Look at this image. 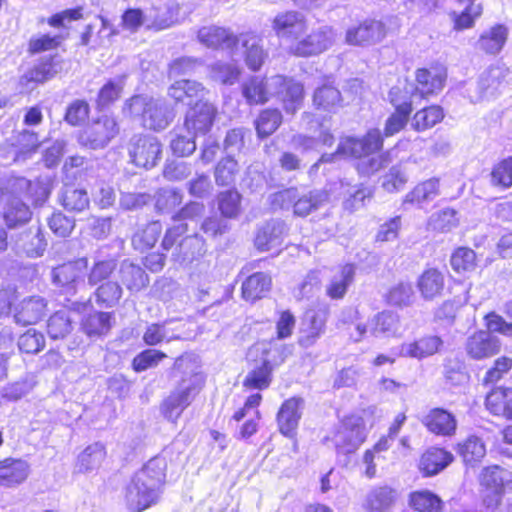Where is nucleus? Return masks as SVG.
I'll use <instances>...</instances> for the list:
<instances>
[{
    "instance_id": "obj_56",
    "label": "nucleus",
    "mask_w": 512,
    "mask_h": 512,
    "mask_svg": "<svg viewBox=\"0 0 512 512\" xmlns=\"http://www.w3.org/2000/svg\"><path fill=\"white\" fill-rule=\"evenodd\" d=\"M162 232V225L159 221H153L144 228L139 229L132 237V244L135 249L144 251L154 246Z\"/></svg>"
},
{
    "instance_id": "obj_55",
    "label": "nucleus",
    "mask_w": 512,
    "mask_h": 512,
    "mask_svg": "<svg viewBox=\"0 0 512 512\" xmlns=\"http://www.w3.org/2000/svg\"><path fill=\"white\" fill-rule=\"evenodd\" d=\"M170 324V321H165L163 323H153L150 324L146 331L143 334V341L148 346H155L163 341L170 342L172 340L180 339L181 335L175 333L177 329H172L171 331L167 328Z\"/></svg>"
},
{
    "instance_id": "obj_46",
    "label": "nucleus",
    "mask_w": 512,
    "mask_h": 512,
    "mask_svg": "<svg viewBox=\"0 0 512 512\" xmlns=\"http://www.w3.org/2000/svg\"><path fill=\"white\" fill-rule=\"evenodd\" d=\"M175 369L182 375V381L199 384L204 381L201 361L195 354H184L176 359Z\"/></svg>"
},
{
    "instance_id": "obj_27",
    "label": "nucleus",
    "mask_w": 512,
    "mask_h": 512,
    "mask_svg": "<svg viewBox=\"0 0 512 512\" xmlns=\"http://www.w3.org/2000/svg\"><path fill=\"white\" fill-rule=\"evenodd\" d=\"M287 235L286 224L278 219H273L259 227L255 246L258 250L269 251L282 245L284 237Z\"/></svg>"
},
{
    "instance_id": "obj_32",
    "label": "nucleus",
    "mask_w": 512,
    "mask_h": 512,
    "mask_svg": "<svg viewBox=\"0 0 512 512\" xmlns=\"http://www.w3.org/2000/svg\"><path fill=\"white\" fill-rule=\"evenodd\" d=\"M60 70L61 62L56 56L42 57L32 69L21 77L20 82L25 85L44 83L55 77Z\"/></svg>"
},
{
    "instance_id": "obj_58",
    "label": "nucleus",
    "mask_w": 512,
    "mask_h": 512,
    "mask_svg": "<svg viewBox=\"0 0 512 512\" xmlns=\"http://www.w3.org/2000/svg\"><path fill=\"white\" fill-rule=\"evenodd\" d=\"M31 189V181L24 177L12 176L7 179L5 185L0 188L2 201L27 198V191Z\"/></svg>"
},
{
    "instance_id": "obj_1",
    "label": "nucleus",
    "mask_w": 512,
    "mask_h": 512,
    "mask_svg": "<svg viewBox=\"0 0 512 512\" xmlns=\"http://www.w3.org/2000/svg\"><path fill=\"white\" fill-rule=\"evenodd\" d=\"M242 95L249 105L264 104L277 96L284 110L294 114L302 105L304 89L301 83L281 75L269 79L251 76L242 84Z\"/></svg>"
},
{
    "instance_id": "obj_24",
    "label": "nucleus",
    "mask_w": 512,
    "mask_h": 512,
    "mask_svg": "<svg viewBox=\"0 0 512 512\" xmlns=\"http://www.w3.org/2000/svg\"><path fill=\"white\" fill-rule=\"evenodd\" d=\"M440 194V181L436 177H432L418 183L411 191H409L402 201V208L408 210L412 207L423 208V206L433 201Z\"/></svg>"
},
{
    "instance_id": "obj_10",
    "label": "nucleus",
    "mask_w": 512,
    "mask_h": 512,
    "mask_svg": "<svg viewBox=\"0 0 512 512\" xmlns=\"http://www.w3.org/2000/svg\"><path fill=\"white\" fill-rule=\"evenodd\" d=\"M116 120L103 115L90 123L79 135V143L90 149H102L118 134Z\"/></svg>"
},
{
    "instance_id": "obj_42",
    "label": "nucleus",
    "mask_w": 512,
    "mask_h": 512,
    "mask_svg": "<svg viewBox=\"0 0 512 512\" xmlns=\"http://www.w3.org/2000/svg\"><path fill=\"white\" fill-rule=\"evenodd\" d=\"M507 38L508 29L498 24L481 34L477 48L486 54L496 55L503 49Z\"/></svg>"
},
{
    "instance_id": "obj_61",
    "label": "nucleus",
    "mask_w": 512,
    "mask_h": 512,
    "mask_svg": "<svg viewBox=\"0 0 512 512\" xmlns=\"http://www.w3.org/2000/svg\"><path fill=\"white\" fill-rule=\"evenodd\" d=\"M180 190L170 187L161 188L155 195V207L161 213H170L182 203Z\"/></svg>"
},
{
    "instance_id": "obj_35",
    "label": "nucleus",
    "mask_w": 512,
    "mask_h": 512,
    "mask_svg": "<svg viewBox=\"0 0 512 512\" xmlns=\"http://www.w3.org/2000/svg\"><path fill=\"white\" fill-rule=\"evenodd\" d=\"M396 489L389 485H382L372 488L365 500L367 512H386L397 501Z\"/></svg>"
},
{
    "instance_id": "obj_21",
    "label": "nucleus",
    "mask_w": 512,
    "mask_h": 512,
    "mask_svg": "<svg viewBox=\"0 0 512 512\" xmlns=\"http://www.w3.org/2000/svg\"><path fill=\"white\" fill-rule=\"evenodd\" d=\"M216 115L215 107L208 102L195 103L187 112L185 117V129L188 134H206Z\"/></svg>"
},
{
    "instance_id": "obj_48",
    "label": "nucleus",
    "mask_w": 512,
    "mask_h": 512,
    "mask_svg": "<svg viewBox=\"0 0 512 512\" xmlns=\"http://www.w3.org/2000/svg\"><path fill=\"white\" fill-rule=\"evenodd\" d=\"M418 288L425 299H433L444 288V275L435 268L427 269L418 279Z\"/></svg>"
},
{
    "instance_id": "obj_37",
    "label": "nucleus",
    "mask_w": 512,
    "mask_h": 512,
    "mask_svg": "<svg viewBox=\"0 0 512 512\" xmlns=\"http://www.w3.org/2000/svg\"><path fill=\"white\" fill-rule=\"evenodd\" d=\"M273 27L279 37L297 38L306 30V23L302 14L290 11L277 15Z\"/></svg>"
},
{
    "instance_id": "obj_63",
    "label": "nucleus",
    "mask_w": 512,
    "mask_h": 512,
    "mask_svg": "<svg viewBox=\"0 0 512 512\" xmlns=\"http://www.w3.org/2000/svg\"><path fill=\"white\" fill-rule=\"evenodd\" d=\"M218 207L224 217L236 218L241 212V195L235 189L220 193Z\"/></svg>"
},
{
    "instance_id": "obj_59",
    "label": "nucleus",
    "mask_w": 512,
    "mask_h": 512,
    "mask_svg": "<svg viewBox=\"0 0 512 512\" xmlns=\"http://www.w3.org/2000/svg\"><path fill=\"white\" fill-rule=\"evenodd\" d=\"M239 172L238 162L231 156L220 160L215 167V182L219 186H229L235 183Z\"/></svg>"
},
{
    "instance_id": "obj_51",
    "label": "nucleus",
    "mask_w": 512,
    "mask_h": 512,
    "mask_svg": "<svg viewBox=\"0 0 512 512\" xmlns=\"http://www.w3.org/2000/svg\"><path fill=\"white\" fill-rule=\"evenodd\" d=\"M282 123V114L278 109H264L255 119V129L259 138L272 135Z\"/></svg>"
},
{
    "instance_id": "obj_60",
    "label": "nucleus",
    "mask_w": 512,
    "mask_h": 512,
    "mask_svg": "<svg viewBox=\"0 0 512 512\" xmlns=\"http://www.w3.org/2000/svg\"><path fill=\"white\" fill-rule=\"evenodd\" d=\"M82 328L89 336L106 334L111 328V313L93 312L89 314L83 319Z\"/></svg>"
},
{
    "instance_id": "obj_47",
    "label": "nucleus",
    "mask_w": 512,
    "mask_h": 512,
    "mask_svg": "<svg viewBox=\"0 0 512 512\" xmlns=\"http://www.w3.org/2000/svg\"><path fill=\"white\" fill-rule=\"evenodd\" d=\"M119 273L122 283L132 292L140 291L148 284V276L145 271L129 261L121 263Z\"/></svg>"
},
{
    "instance_id": "obj_40",
    "label": "nucleus",
    "mask_w": 512,
    "mask_h": 512,
    "mask_svg": "<svg viewBox=\"0 0 512 512\" xmlns=\"http://www.w3.org/2000/svg\"><path fill=\"white\" fill-rule=\"evenodd\" d=\"M272 285L271 276L264 272H255L242 283V297L254 302L265 297Z\"/></svg>"
},
{
    "instance_id": "obj_18",
    "label": "nucleus",
    "mask_w": 512,
    "mask_h": 512,
    "mask_svg": "<svg viewBox=\"0 0 512 512\" xmlns=\"http://www.w3.org/2000/svg\"><path fill=\"white\" fill-rule=\"evenodd\" d=\"M125 503L132 512H143L158 504L161 495L131 478L125 487Z\"/></svg>"
},
{
    "instance_id": "obj_12",
    "label": "nucleus",
    "mask_w": 512,
    "mask_h": 512,
    "mask_svg": "<svg viewBox=\"0 0 512 512\" xmlns=\"http://www.w3.org/2000/svg\"><path fill=\"white\" fill-rule=\"evenodd\" d=\"M357 337L355 341H359L368 331L375 337H397L402 335L403 329L399 316L392 311H382L376 314L368 321V324H358L356 326Z\"/></svg>"
},
{
    "instance_id": "obj_7",
    "label": "nucleus",
    "mask_w": 512,
    "mask_h": 512,
    "mask_svg": "<svg viewBox=\"0 0 512 512\" xmlns=\"http://www.w3.org/2000/svg\"><path fill=\"white\" fill-rule=\"evenodd\" d=\"M381 145L380 130L368 131L363 139L346 137L342 139L335 153L323 154L318 162L312 165L310 172H315L321 163L333 162L339 157H359L363 153L371 152Z\"/></svg>"
},
{
    "instance_id": "obj_29",
    "label": "nucleus",
    "mask_w": 512,
    "mask_h": 512,
    "mask_svg": "<svg viewBox=\"0 0 512 512\" xmlns=\"http://www.w3.org/2000/svg\"><path fill=\"white\" fill-rule=\"evenodd\" d=\"M485 406L492 415L512 421V386H493L486 395Z\"/></svg>"
},
{
    "instance_id": "obj_5",
    "label": "nucleus",
    "mask_w": 512,
    "mask_h": 512,
    "mask_svg": "<svg viewBox=\"0 0 512 512\" xmlns=\"http://www.w3.org/2000/svg\"><path fill=\"white\" fill-rule=\"evenodd\" d=\"M364 418L356 413L342 417L333 432V441L338 454L354 453L366 441Z\"/></svg>"
},
{
    "instance_id": "obj_38",
    "label": "nucleus",
    "mask_w": 512,
    "mask_h": 512,
    "mask_svg": "<svg viewBox=\"0 0 512 512\" xmlns=\"http://www.w3.org/2000/svg\"><path fill=\"white\" fill-rule=\"evenodd\" d=\"M456 451L465 465L476 466L486 456V445L476 435H470L456 444Z\"/></svg>"
},
{
    "instance_id": "obj_44",
    "label": "nucleus",
    "mask_w": 512,
    "mask_h": 512,
    "mask_svg": "<svg viewBox=\"0 0 512 512\" xmlns=\"http://www.w3.org/2000/svg\"><path fill=\"white\" fill-rule=\"evenodd\" d=\"M17 246L28 256L38 257L45 251L47 242L41 228L34 225L20 235Z\"/></svg>"
},
{
    "instance_id": "obj_49",
    "label": "nucleus",
    "mask_w": 512,
    "mask_h": 512,
    "mask_svg": "<svg viewBox=\"0 0 512 512\" xmlns=\"http://www.w3.org/2000/svg\"><path fill=\"white\" fill-rule=\"evenodd\" d=\"M62 206L71 212H82L88 208L90 199L85 189L66 186L60 196Z\"/></svg>"
},
{
    "instance_id": "obj_19",
    "label": "nucleus",
    "mask_w": 512,
    "mask_h": 512,
    "mask_svg": "<svg viewBox=\"0 0 512 512\" xmlns=\"http://www.w3.org/2000/svg\"><path fill=\"white\" fill-rule=\"evenodd\" d=\"M47 301L39 295L29 296L13 306V317L17 324L32 325L46 314Z\"/></svg>"
},
{
    "instance_id": "obj_41",
    "label": "nucleus",
    "mask_w": 512,
    "mask_h": 512,
    "mask_svg": "<svg viewBox=\"0 0 512 512\" xmlns=\"http://www.w3.org/2000/svg\"><path fill=\"white\" fill-rule=\"evenodd\" d=\"M408 506L414 512H441L443 501L434 492L420 489L408 494Z\"/></svg>"
},
{
    "instance_id": "obj_15",
    "label": "nucleus",
    "mask_w": 512,
    "mask_h": 512,
    "mask_svg": "<svg viewBox=\"0 0 512 512\" xmlns=\"http://www.w3.org/2000/svg\"><path fill=\"white\" fill-rule=\"evenodd\" d=\"M454 461L451 451L441 446H430L420 455L418 470L423 477H432L439 474Z\"/></svg>"
},
{
    "instance_id": "obj_26",
    "label": "nucleus",
    "mask_w": 512,
    "mask_h": 512,
    "mask_svg": "<svg viewBox=\"0 0 512 512\" xmlns=\"http://www.w3.org/2000/svg\"><path fill=\"white\" fill-rule=\"evenodd\" d=\"M425 428L436 436L451 437L457 430L455 416L443 408L431 409L422 420Z\"/></svg>"
},
{
    "instance_id": "obj_23",
    "label": "nucleus",
    "mask_w": 512,
    "mask_h": 512,
    "mask_svg": "<svg viewBox=\"0 0 512 512\" xmlns=\"http://www.w3.org/2000/svg\"><path fill=\"white\" fill-rule=\"evenodd\" d=\"M446 78V69L443 67L417 69L415 72L417 85L414 86V89L417 91L419 99L440 92L444 87Z\"/></svg>"
},
{
    "instance_id": "obj_64",
    "label": "nucleus",
    "mask_w": 512,
    "mask_h": 512,
    "mask_svg": "<svg viewBox=\"0 0 512 512\" xmlns=\"http://www.w3.org/2000/svg\"><path fill=\"white\" fill-rule=\"evenodd\" d=\"M116 261L114 259L95 260L87 274L88 284L95 286L104 280H107L116 269Z\"/></svg>"
},
{
    "instance_id": "obj_62",
    "label": "nucleus",
    "mask_w": 512,
    "mask_h": 512,
    "mask_svg": "<svg viewBox=\"0 0 512 512\" xmlns=\"http://www.w3.org/2000/svg\"><path fill=\"white\" fill-rule=\"evenodd\" d=\"M189 405L188 390L170 395L164 400L161 411L165 418L175 421Z\"/></svg>"
},
{
    "instance_id": "obj_57",
    "label": "nucleus",
    "mask_w": 512,
    "mask_h": 512,
    "mask_svg": "<svg viewBox=\"0 0 512 512\" xmlns=\"http://www.w3.org/2000/svg\"><path fill=\"white\" fill-rule=\"evenodd\" d=\"M70 312L60 310L55 312L47 323V332L52 339H63L72 331Z\"/></svg>"
},
{
    "instance_id": "obj_34",
    "label": "nucleus",
    "mask_w": 512,
    "mask_h": 512,
    "mask_svg": "<svg viewBox=\"0 0 512 512\" xmlns=\"http://www.w3.org/2000/svg\"><path fill=\"white\" fill-rule=\"evenodd\" d=\"M152 18L151 15L144 14L140 9H128L122 15V25L125 29L136 32L142 25L149 29L162 30L168 28L173 22V17L169 19Z\"/></svg>"
},
{
    "instance_id": "obj_11",
    "label": "nucleus",
    "mask_w": 512,
    "mask_h": 512,
    "mask_svg": "<svg viewBox=\"0 0 512 512\" xmlns=\"http://www.w3.org/2000/svg\"><path fill=\"white\" fill-rule=\"evenodd\" d=\"M128 153L136 166L152 168L160 159L161 144L152 135H134L129 141Z\"/></svg>"
},
{
    "instance_id": "obj_30",
    "label": "nucleus",
    "mask_w": 512,
    "mask_h": 512,
    "mask_svg": "<svg viewBox=\"0 0 512 512\" xmlns=\"http://www.w3.org/2000/svg\"><path fill=\"white\" fill-rule=\"evenodd\" d=\"M324 327L325 318L322 313L307 311L301 322L298 344L304 348L311 347L323 333Z\"/></svg>"
},
{
    "instance_id": "obj_43",
    "label": "nucleus",
    "mask_w": 512,
    "mask_h": 512,
    "mask_svg": "<svg viewBox=\"0 0 512 512\" xmlns=\"http://www.w3.org/2000/svg\"><path fill=\"white\" fill-rule=\"evenodd\" d=\"M341 187L345 189L343 207L350 213L365 207L366 202L373 196L372 189L363 184L350 185L342 181Z\"/></svg>"
},
{
    "instance_id": "obj_6",
    "label": "nucleus",
    "mask_w": 512,
    "mask_h": 512,
    "mask_svg": "<svg viewBox=\"0 0 512 512\" xmlns=\"http://www.w3.org/2000/svg\"><path fill=\"white\" fill-rule=\"evenodd\" d=\"M479 483L486 492L483 499L485 507L495 510L501 505L506 489L512 485V473L497 465L487 466L479 475Z\"/></svg>"
},
{
    "instance_id": "obj_22",
    "label": "nucleus",
    "mask_w": 512,
    "mask_h": 512,
    "mask_svg": "<svg viewBox=\"0 0 512 512\" xmlns=\"http://www.w3.org/2000/svg\"><path fill=\"white\" fill-rule=\"evenodd\" d=\"M386 34L385 26L377 20H365L346 32V42L350 45L369 46L381 41Z\"/></svg>"
},
{
    "instance_id": "obj_50",
    "label": "nucleus",
    "mask_w": 512,
    "mask_h": 512,
    "mask_svg": "<svg viewBox=\"0 0 512 512\" xmlns=\"http://www.w3.org/2000/svg\"><path fill=\"white\" fill-rule=\"evenodd\" d=\"M313 103L318 109L336 112L341 107L342 97L337 88L324 85L315 90Z\"/></svg>"
},
{
    "instance_id": "obj_28",
    "label": "nucleus",
    "mask_w": 512,
    "mask_h": 512,
    "mask_svg": "<svg viewBox=\"0 0 512 512\" xmlns=\"http://www.w3.org/2000/svg\"><path fill=\"white\" fill-rule=\"evenodd\" d=\"M443 346V340L437 335H426L412 342H404L399 347V355L414 359H424L430 357Z\"/></svg>"
},
{
    "instance_id": "obj_54",
    "label": "nucleus",
    "mask_w": 512,
    "mask_h": 512,
    "mask_svg": "<svg viewBox=\"0 0 512 512\" xmlns=\"http://www.w3.org/2000/svg\"><path fill=\"white\" fill-rule=\"evenodd\" d=\"M177 260L181 262H192L205 252L204 240L197 234L190 235L182 239L177 246Z\"/></svg>"
},
{
    "instance_id": "obj_2",
    "label": "nucleus",
    "mask_w": 512,
    "mask_h": 512,
    "mask_svg": "<svg viewBox=\"0 0 512 512\" xmlns=\"http://www.w3.org/2000/svg\"><path fill=\"white\" fill-rule=\"evenodd\" d=\"M287 350V347L275 340L254 343L247 351V359L255 365L244 384H269L272 381L273 368L285 360Z\"/></svg>"
},
{
    "instance_id": "obj_13",
    "label": "nucleus",
    "mask_w": 512,
    "mask_h": 512,
    "mask_svg": "<svg viewBox=\"0 0 512 512\" xmlns=\"http://www.w3.org/2000/svg\"><path fill=\"white\" fill-rule=\"evenodd\" d=\"M508 69L504 65H495L485 70L476 86L475 93L469 94L471 102H479L494 97L504 83Z\"/></svg>"
},
{
    "instance_id": "obj_17",
    "label": "nucleus",
    "mask_w": 512,
    "mask_h": 512,
    "mask_svg": "<svg viewBox=\"0 0 512 512\" xmlns=\"http://www.w3.org/2000/svg\"><path fill=\"white\" fill-rule=\"evenodd\" d=\"M166 476V461L160 458H152L140 470L134 473L131 478L161 495L166 485Z\"/></svg>"
},
{
    "instance_id": "obj_3",
    "label": "nucleus",
    "mask_w": 512,
    "mask_h": 512,
    "mask_svg": "<svg viewBox=\"0 0 512 512\" xmlns=\"http://www.w3.org/2000/svg\"><path fill=\"white\" fill-rule=\"evenodd\" d=\"M124 112L133 117H141L146 128L160 131L165 129L174 119L175 114L162 99H154L146 95H135L124 107Z\"/></svg>"
},
{
    "instance_id": "obj_9",
    "label": "nucleus",
    "mask_w": 512,
    "mask_h": 512,
    "mask_svg": "<svg viewBox=\"0 0 512 512\" xmlns=\"http://www.w3.org/2000/svg\"><path fill=\"white\" fill-rule=\"evenodd\" d=\"M88 261L80 258L55 267L51 272L52 282L62 294L75 295L85 287V271Z\"/></svg>"
},
{
    "instance_id": "obj_39",
    "label": "nucleus",
    "mask_w": 512,
    "mask_h": 512,
    "mask_svg": "<svg viewBox=\"0 0 512 512\" xmlns=\"http://www.w3.org/2000/svg\"><path fill=\"white\" fill-rule=\"evenodd\" d=\"M354 276L355 266L353 264H345L335 268L326 289L327 295L332 299L343 298L348 287L352 284Z\"/></svg>"
},
{
    "instance_id": "obj_33",
    "label": "nucleus",
    "mask_w": 512,
    "mask_h": 512,
    "mask_svg": "<svg viewBox=\"0 0 512 512\" xmlns=\"http://www.w3.org/2000/svg\"><path fill=\"white\" fill-rule=\"evenodd\" d=\"M198 39L210 48L233 49L238 41L228 29L218 26L203 27L198 31Z\"/></svg>"
},
{
    "instance_id": "obj_8",
    "label": "nucleus",
    "mask_w": 512,
    "mask_h": 512,
    "mask_svg": "<svg viewBox=\"0 0 512 512\" xmlns=\"http://www.w3.org/2000/svg\"><path fill=\"white\" fill-rule=\"evenodd\" d=\"M272 203L279 204L281 208L293 204L294 214L305 217L317 210L328 201V194L323 190H313L299 195L296 189H285L272 196Z\"/></svg>"
},
{
    "instance_id": "obj_14",
    "label": "nucleus",
    "mask_w": 512,
    "mask_h": 512,
    "mask_svg": "<svg viewBox=\"0 0 512 512\" xmlns=\"http://www.w3.org/2000/svg\"><path fill=\"white\" fill-rule=\"evenodd\" d=\"M303 399L291 397L286 399L280 406L276 421L279 432L287 438H295L299 421L302 416Z\"/></svg>"
},
{
    "instance_id": "obj_16",
    "label": "nucleus",
    "mask_w": 512,
    "mask_h": 512,
    "mask_svg": "<svg viewBox=\"0 0 512 512\" xmlns=\"http://www.w3.org/2000/svg\"><path fill=\"white\" fill-rule=\"evenodd\" d=\"M500 339L484 330L477 331L469 336L465 343L467 355L474 360H482L499 353Z\"/></svg>"
},
{
    "instance_id": "obj_20",
    "label": "nucleus",
    "mask_w": 512,
    "mask_h": 512,
    "mask_svg": "<svg viewBox=\"0 0 512 512\" xmlns=\"http://www.w3.org/2000/svg\"><path fill=\"white\" fill-rule=\"evenodd\" d=\"M334 38L335 34L331 27L321 26L298 42L293 47V52L297 56H311L322 53L333 44Z\"/></svg>"
},
{
    "instance_id": "obj_45",
    "label": "nucleus",
    "mask_w": 512,
    "mask_h": 512,
    "mask_svg": "<svg viewBox=\"0 0 512 512\" xmlns=\"http://www.w3.org/2000/svg\"><path fill=\"white\" fill-rule=\"evenodd\" d=\"M417 99L419 96L412 83L398 84L389 91V101L398 111L411 113L412 106Z\"/></svg>"
},
{
    "instance_id": "obj_36",
    "label": "nucleus",
    "mask_w": 512,
    "mask_h": 512,
    "mask_svg": "<svg viewBox=\"0 0 512 512\" xmlns=\"http://www.w3.org/2000/svg\"><path fill=\"white\" fill-rule=\"evenodd\" d=\"M391 447L388 437L381 436L379 440L369 449H366L362 455V464L364 466L363 474L368 479L377 476V465L386 462V453Z\"/></svg>"
},
{
    "instance_id": "obj_53",
    "label": "nucleus",
    "mask_w": 512,
    "mask_h": 512,
    "mask_svg": "<svg viewBox=\"0 0 512 512\" xmlns=\"http://www.w3.org/2000/svg\"><path fill=\"white\" fill-rule=\"evenodd\" d=\"M443 117L442 108L432 105L417 111L411 120V126L418 132L425 131L439 123Z\"/></svg>"
},
{
    "instance_id": "obj_52",
    "label": "nucleus",
    "mask_w": 512,
    "mask_h": 512,
    "mask_svg": "<svg viewBox=\"0 0 512 512\" xmlns=\"http://www.w3.org/2000/svg\"><path fill=\"white\" fill-rule=\"evenodd\" d=\"M4 220L9 228L26 223L31 218V212L23 199H11L5 201Z\"/></svg>"
},
{
    "instance_id": "obj_31",
    "label": "nucleus",
    "mask_w": 512,
    "mask_h": 512,
    "mask_svg": "<svg viewBox=\"0 0 512 512\" xmlns=\"http://www.w3.org/2000/svg\"><path fill=\"white\" fill-rule=\"evenodd\" d=\"M261 41L258 36L251 33L241 34L237 41L243 49L245 63L252 71H258L268 55Z\"/></svg>"
},
{
    "instance_id": "obj_25",
    "label": "nucleus",
    "mask_w": 512,
    "mask_h": 512,
    "mask_svg": "<svg viewBox=\"0 0 512 512\" xmlns=\"http://www.w3.org/2000/svg\"><path fill=\"white\" fill-rule=\"evenodd\" d=\"M28 476L29 464L25 460L14 457L0 460V487H17L24 483Z\"/></svg>"
},
{
    "instance_id": "obj_4",
    "label": "nucleus",
    "mask_w": 512,
    "mask_h": 512,
    "mask_svg": "<svg viewBox=\"0 0 512 512\" xmlns=\"http://www.w3.org/2000/svg\"><path fill=\"white\" fill-rule=\"evenodd\" d=\"M364 418L356 413L342 417L333 432V441L338 454L354 453L366 441Z\"/></svg>"
}]
</instances>
